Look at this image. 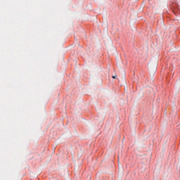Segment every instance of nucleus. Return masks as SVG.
Masks as SVG:
<instances>
[{
  "label": "nucleus",
  "mask_w": 180,
  "mask_h": 180,
  "mask_svg": "<svg viewBox=\"0 0 180 180\" xmlns=\"http://www.w3.org/2000/svg\"><path fill=\"white\" fill-rule=\"evenodd\" d=\"M116 76H112V78L115 79H116Z\"/></svg>",
  "instance_id": "nucleus-1"
}]
</instances>
